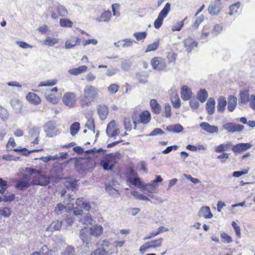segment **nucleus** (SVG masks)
Masks as SVG:
<instances>
[{
  "label": "nucleus",
  "instance_id": "nucleus-1",
  "mask_svg": "<svg viewBox=\"0 0 255 255\" xmlns=\"http://www.w3.org/2000/svg\"><path fill=\"white\" fill-rule=\"evenodd\" d=\"M100 90L92 85H87L83 89V93L79 98V104L82 108L90 107L99 97Z\"/></svg>",
  "mask_w": 255,
  "mask_h": 255
},
{
  "label": "nucleus",
  "instance_id": "nucleus-39",
  "mask_svg": "<svg viewBox=\"0 0 255 255\" xmlns=\"http://www.w3.org/2000/svg\"><path fill=\"white\" fill-rule=\"evenodd\" d=\"M197 98L201 103H204L208 98V93L205 89H201L197 94Z\"/></svg>",
  "mask_w": 255,
  "mask_h": 255
},
{
  "label": "nucleus",
  "instance_id": "nucleus-24",
  "mask_svg": "<svg viewBox=\"0 0 255 255\" xmlns=\"http://www.w3.org/2000/svg\"><path fill=\"white\" fill-rule=\"evenodd\" d=\"M150 107L151 112L155 115H159L161 112V106L156 99H151L150 101Z\"/></svg>",
  "mask_w": 255,
  "mask_h": 255
},
{
  "label": "nucleus",
  "instance_id": "nucleus-57",
  "mask_svg": "<svg viewBox=\"0 0 255 255\" xmlns=\"http://www.w3.org/2000/svg\"><path fill=\"white\" fill-rule=\"evenodd\" d=\"M221 237L224 243H230L233 241L232 238L224 232L221 233Z\"/></svg>",
  "mask_w": 255,
  "mask_h": 255
},
{
  "label": "nucleus",
  "instance_id": "nucleus-52",
  "mask_svg": "<svg viewBox=\"0 0 255 255\" xmlns=\"http://www.w3.org/2000/svg\"><path fill=\"white\" fill-rule=\"evenodd\" d=\"M111 17V12L110 11H106L104 12L100 16V20L102 21H108Z\"/></svg>",
  "mask_w": 255,
  "mask_h": 255
},
{
  "label": "nucleus",
  "instance_id": "nucleus-12",
  "mask_svg": "<svg viewBox=\"0 0 255 255\" xmlns=\"http://www.w3.org/2000/svg\"><path fill=\"white\" fill-rule=\"evenodd\" d=\"M106 133L109 137H115L120 133V130L115 121L113 120L109 123L106 129Z\"/></svg>",
  "mask_w": 255,
  "mask_h": 255
},
{
  "label": "nucleus",
  "instance_id": "nucleus-53",
  "mask_svg": "<svg viewBox=\"0 0 255 255\" xmlns=\"http://www.w3.org/2000/svg\"><path fill=\"white\" fill-rule=\"evenodd\" d=\"M9 114L7 110L4 107L0 106V117L2 120L8 118Z\"/></svg>",
  "mask_w": 255,
  "mask_h": 255
},
{
  "label": "nucleus",
  "instance_id": "nucleus-42",
  "mask_svg": "<svg viewBox=\"0 0 255 255\" xmlns=\"http://www.w3.org/2000/svg\"><path fill=\"white\" fill-rule=\"evenodd\" d=\"M171 107L169 104H165L164 106V111L162 113V117L170 118L171 117Z\"/></svg>",
  "mask_w": 255,
  "mask_h": 255
},
{
  "label": "nucleus",
  "instance_id": "nucleus-13",
  "mask_svg": "<svg viewBox=\"0 0 255 255\" xmlns=\"http://www.w3.org/2000/svg\"><path fill=\"white\" fill-rule=\"evenodd\" d=\"M44 130L47 136L52 137L58 134L55 124L51 121L45 124L44 126Z\"/></svg>",
  "mask_w": 255,
  "mask_h": 255
},
{
  "label": "nucleus",
  "instance_id": "nucleus-43",
  "mask_svg": "<svg viewBox=\"0 0 255 255\" xmlns=\"http://www.w3.org/2000/svg\"><path fill=\"white\" fill-rule=\"evenodd\" d=\"M88 228L87 227H85L81 230L80 234V239L83 241L84 243H86L87 244H88Z\"/></svg>",
  "mask_w": 255,
  "mask_h": 255
},
{
  "label": "nucleus",
  "instance_id": "nucleus-14",
  "mask_svg": "<svg viewBox=\"0 0 255 255\" xmlns=\"http://www.w3.org/2000/svg\"><path fill=\"white\" fill-rule=\"evenodd\" d=\"M58 89L54 87L50 89L45 93V97L46 100L53 104H57L59 101V98L57 96Z\"/></svg>",
  "mask_w": 255,
  "mask_h": 255
},
{
  "label": "nucleus",
  "instance_id": "nucleus-62",
  "mask_svg": "<svg viewBox=\"0 0 255 255\" xmlns=\"http://www.w3.org/2000/svg\"><path fill=\"white\" fill-rule=\"evenodd\" d=\"M82 43L84 46L91 44L93 45H96L98 43V40L96 39L85 40L82 42Z\"/></svg>",
  "mask_w": 255,
  "mask_h": 255
},
{
  "label": "nucleus",
  "instance_id": "nucleus-56",
  "mask_svg": "<svg viewBox=\"0 0 255 255\" xmlns=\"http://www.w3.org/2000/svg\"><path fill=\"white\" fill-rule=\"evenodd\" d=\"M147 35L146 32H135L133 34V36L135 37L136 39L138 41L144 39Z\"/></svg>",
  "mask_w": 255,
  "mask_h": 255
},
{
  "label": "nucleus",
  "instance_id": "nucleus-64",
  "mask_svg": "<svg viewBox=\"0 0 255 255\" xmlns=\"http://www.w3.org/2000/svg\"><path fill=\"white\" fill-rule=\"evenodd\" d=\"M40 251L42 252L43 255H51L52 250H49L47 246L45 245L43 246L41 248Z\"/></svg>",
  "mask_w": 255,
  "mask_h": 255
},
{
  "label": "nucleus",
  "instance_id": "nucleus-2",
  "mask_svg": "<svg viewBox=\"0 0 255 255\" xmlns=\"http://www.w3.org/2000/svg\"><path fill=\"white\" fill-rule=\"evenodd\" d=\"M26 174L31 185H46L49 183V179L41 170L31 168H26Z\"/></svg>",
  "mask_w": 255,
  "mask_h": 255
},
{
  "label": "nucleus",
  "instance_id": "nucleus-30",
  "mask_svg": "<svg viewBox=\"0 0 255 255\" xmlns=\"http://www.w3.org/2000/svg\"><path fill=\"white\" fill-rule=\"evenodd\" d=\"M227 106V101L225 97L221 96L218 99L217 110L219 112H224Z\"/></svg>",
  "mask_w": 255,
  "mask_h": 255
},
{
  "label": "nucleus",
  "instance_id": "nucleus-61",
  "mask_svg": "<svg viewBox=\"0 0 255 255\" xmlns=\"http://www.w3.org/2000/svg\"><path fill=\"white\" fill-rule=\"evenodd\" d=\"M107 252L104 249H97L92 253L91 255H107Z\"/></svg>",
  "mask_w": 255,
  "mask_h": 255
},
{
  "label": "nucleus",
  "instance_id": "nucleus-44",
  "mask_svg": "<svg viewBox=\"0 0 255 255\" xmlns=\"http://www.w3.org/2000/svg\"><path fill=\"white\" fill-rule=\"evenodd\" d=\"M60 25L62 27L71 28L73 26V22L67 18H61L59 20Z\"/></svg>",
  "mask_w": 255,
  "mask_h": 255
},
{
  "label": "nucleus",
  "instance_id": "nucleus-22",
  "mask_svg": "<svg viewBox=\"0 0 255 255\" xmlns=\"http://www.w3.org/2000/svg\"><path fill=\"white\" fill-rule=\"evenodd\" d=\"M192 95V91L187 86L184 85L181 89V97L184 101H187L191 99Z\"/></svg>",
  "mask_w": 255,
  "mask_h": 255
},
{
  "label": "nucleus",
  "instance_id": "nucleus-49",
  "mask_svg": "<svg viewBox=\"0 0 255 255\" xmlns=\"http://www.w3.org/2000/svg\"><path fill=\"white\" fill-rule=\"evenodd\" d=\"M85 127L89 129L94 131L95 128V121L93 118H90L88 119Z\"/></svg>",
  "mask_w": 255,
  "mask_h": 255
},
{
  "label": "nucleus",
  "instance_id": "nucleus-33",
  "mask_svg": "<svg viewBox=\"0 0 255 255\" xmlns=\"http://www.w3.org/2000/svg\"><path fill=\"white\" fill-rule=\"evenodd\" d=\"M231 146L232 143L230 142L221 144L215 147V151L217 153H223L225 151L228 150Z\"/></svg>",
  "mask_w": 255,
  "mask_h": 255
},
{
  "label": "nucleus",
  "instance_id": "nucleus-54",
  "mask_svg": "<svg viewBox=\"0 0 255 255\" xmlns=\"http://www.w3.org/2000/svg\"><path fill=\"white\" fill-rule=\"evenodd\" d=\"M120 86L117 84H111L108 87V91L111 94H115L118 91Z\"/></svg>",
  "mask_w": 255,
  "mask_h": 255
},
{
  "label": "nucleus",
  "instance_id": "nucleus-11",
  "mask_svg": "<svg viewBox=\"0 0 255 255\" xmlns=\"http://www.w3.org/2000/svg\"><path fill=\"white\" fill-rule=\"evenodd\" d=\"M28 177L26 173L23 174L21 178L16 181L15 187L20 190H24L28 188L31 185Z\"/></svg>",
  "mask_w": 255,
  "mask_h": 255
},
{
  "label": "nucleus",
  "instance_id": "nucleus-25",
  "mask_svg": "<svg viewBox=\"0 0 255 255\" xmlns=\"http://www.w3.org/2000/svg\"><path fill=\"white\" fill-rule=\"evenodd\" d=\"M90 232L91 236L96 237H99L103 233V228L101 225H94L90 228Z\"/></svg>",
  "mask_w": 255,
  "mask_h": 255
},
{
  "label": "nucleus",
  "instance_id": "nucleus-31",
  "mask_svg": "<svg viewBox=\"0 0 255 255\" xmlns=\"http://www.w3.org/2000/svg\"><path fill=\"white\" fill-rule=\"evenodd\" d=\"M172 105L175 109H179L181 106V101L177 93H173L170 97Z\"/></svg>",
  "mask_w": 255,
  "mask_h": 255
},
{
  "label": "nucleus",
  "instance_id": "nucleus-6",
  "mask_svg": "<svg viewBox=\"0 0 255 255\" xmlns=\"http://www.w3.org/2000/svg\"><path fill=\"white\" fill-rule=\"evenodd\" d=\"M6 148L7 151H25V152L24 153L25 155H27L29 153L31 152H38L40 151H42L43 150V148H40L38 149H35L31 150L30 151L28 150L26 148H18L16 147V144L15 141L14 139L11 137L9 138L7 144L6 145Z\"/></svg>",
  "mask_w": 255,
  "mask_h": 255
},
{
  "label": "nucleus",
  "instance_id": "nucleus-51",
  "mask_svg": "<svg viewBox=\"0 0 255 255\" xmlns=\"http://www.w3.org/2000/svg\"><path fill=\"white\" fill-rule=\"evenodd\" d=\"M7 188V182L0 178V194H3Z\"/></svg>",
  "mask_w": 255,
  "mask_h": 255
},
{
  "label": "nucleus",
  "instance_id": "nucleus-41",
  "mask_svg": "<svg viewBox=\"0 0 255 255\" xmlns=\"http://www.w3.org/2000/svg\"><path fill=\"white\" fill-rule=\"evenodd\" d=\"M241 4L240 1H237L236 3L231 5L229 6L230 12L229 14L231 15L238 12V10L241 6Z\"/></svg>",
  "mask_w": 255,
  "mask_h": 255
},
{
  "label": "nucleus",
  "instance_id": "nucleus-3",
  "mask_svg": "<svg viewBox=\"0 0 255 255\" xmlns=\"http://www.w3.org/2000/svg\"><path fill=\"white\" fill-rule=\"evenodd\" d=\"M131 119L133 121V128L136 129L137 124H138L142 123L144 125H146L149 123L151 117L150 112L147 110H144L140 113L135 111L132 113Z\"/></svg>",
  "mask_w": 255,
  "mask_h": 255
},
{
  "label": "nucleus",
  "instance_id": "nucleus-18",
  "mask_svg": "<svg viewBox=\"0 0 255 255\" xmlns=\"http://www.w3.org/2000/svg\"><path fill=\"white\" fill-rule=\"evenodd\" d=\"M252 147L250 143H240L233 145L232 150L235 154L240 153L246 151Z\"/></svg>",
  "mask_w": 255,
  "mask_h": 255
},
{
  "label": "nucleus",
  "instance_id": "nucleus-19",
  "mask_svg": "<svg viewBox=\"0 0 255 255\" xmlns=\"http://www.w3.org/2000/svg\"><path fill=\"white\" fill-rule=\"evenodd\" d=\"M97 113L101 120H105L109 113V108L105 104H100L97 106Z\"/></svg>",
  "mask_w": 255,
  "mask_h": 255
},
{
  "label": "nucleus",
  "instance_id": "nucleus-17",
  "mask_svg": "<svg viewBox=\"0 0 255 255\" xmlns=\"http://www.w3.org/2000/svg\"><path fill=\"white\" fill-rule=\"evenodd\" d=\"M223 128L229 132H235L236 131H241L243 130L244 126L240 124L229 123L224 124Z\"/></svg>",
  "mask_w": 255,
  "mask_h": 255
},
{
  "label": "nucleus",
  "instance_id": "nucleus-26",
  "mask_svg": "<svg viewBox=\"0 0 255 255\" xmlns=\"http://www.w3.org/2000/svg\"><path fill=\"white\" fill-rule=\"evenodd\" d=\"M87 70L88 67L86 65H82L78 68L70 69L68 70V72L72 75H78L86 72Z\"/></svg>",
  "mask_w": 255,
  "mask_h": 255
},
{
  "label": "nucleus",
  "instance_id": "nucleus-8",
  "mask_svg": "<svg viewBox=\"0 0 255 255\" xmlns=\"http://www.w3.org/2000/svg\"><path fill=\"white\" fill-rule=\"evenodd\" d=\"M170 10V4L169 2H167L159 12L157 18L154 22L153 25L155 28L158 29L161 26L164 18L166 17Z\"/></svg>",
  "mask_w": 255,
  "mask_h": 255
},
{
  "label": "nucleus",
  "instance_id": "nucleus-20",
  "mask_svg": "<svg viewBox=\"0 0 255 255\" xmlns=\"http://www.w3.org/2000/svg\"><path fill=\"white\" fill-rule=\"evenodd\" d=\"M184 47L186 50L188 52H191L195 47L198 46V43L192 38L189 37L183 40Z\"/></svg>",
  "mask_w": 255,
  "mask_h": 255
},
{
  "label": "nucleus",
  "instance_id": "nucleus-27",
  "mask_svg": "<svg viewBox=\"0 0 255 255\" xmlns=\"http://www.w3.org/2000/svg\"><path fill=\"white\" fill-rule=\"evenodd\" d=\"M199 216L206 219L211 218L213 217L210 209L208 206H204L201 208L199 212Z\"/></svg>",
  "mask_w": 255,
  "mask_h": 255
},
{
  "label": "nucleus",
  "instance_id": "nucleus-40",
  "mask_svg": "<svg viewBox=\"0 0 255 255\" xmlns=\"http://www.w3.org/2000/svg\"><path fill=\"white\" fill-rule=\"evenodd\" d=\"M40 130L38 128H33L29 131V139H33V138H39Z\"/></svg>",
  "mask_w": 255,
  "mask_h": 255
},
{
  "label": "nucleus",
  "instance_id": "nucleus-35",
  "mask_svg": "<svg viewBox=\"0 0 255 255\" xmlns=\"http://www.w3.org/2000/svg\"><path fill=\"white\" fill-rule=\"evenodd\" d=\"M62 225V222L58 220L54 221L48 227L47 230L51 232L58 231L61 228Z\"/></svg>",
  "mask_w": 255,
  "mask_h": 255
},
{
  "label": "nucleus",
  "instance_id": "nucleus-47",
  "mask_svg": "<svg viewBox=\"0 0 255 255\" xmlns=\"http://www.w3.org/2000/svg\"><path fill=\"white\" fill-rule=\"evenodd\" d=\"M159 45V42L158 41H155L153 42L152 43H150L148 44L147 46L146 49L145 50V52H148L152 51H154L156 50Z\"/></svg>",
  "mask_w": 255,
  "mask_h": 255
},
{
  "label": "nucleus",
  "instance_id": "nucleus-59",
  "mask_svg": "<svg viewBox=\"0 0 255 255\" xmlns=\"http://www.w3.org/2000/svg\"><path fill=\"white\" fill-rule=\"evenodd\" d=\"M249 172V168L245 169L242 171H236L233 173V176L235 177H239L243 175L246 174Z\"/></svg>",
  "mask_w": 255,
  "mask_h": 255
},
{
  "label": "nucleus",
  "instance_id": "nucleus-63",
  "mask_svg": "<svg viewBox=\"0 0 255 255\" xmlns=\"http://www.w3.org/2000/svg\"><path fill=\"white\" fill-rule=\"evenodd\" d=\"M184 25L183 21H180L177 23L175 25H173L172 30L174 31H180L183 27Z\"/></svg>",
  "mask_w": 255,
  "mask_h": 255
},
{
  "label": "nucleus",
  "instance_id": "nucleus-34",
  "mask_svg": "<svg viewBox=\"0 0 255 255\" xmlns=\"http://www.w3.org/2000/svg\"><path fill=\"white\" fill-rule=\"evenodd\" d=\"M166 129L169 132L179 133L183 130V128L180 124H174L167 126Z\"/></svg>",
  "mask_w": 255,
  "mask_h": 255
},
{
  "label": "nucleus",
  "instance_id": "nucleus-15",
  "mask_svg": "<svg viewBox=\"0 0 255 255\" xmlns=\"http://www.w3.org/2000/svg\"><path fill=\"white\" fill-rule=\"evenodd\" d=\"M222 3L221 0H214L211 2L209 7L208 10L211 14H217L222 9Z\"/></svg>",
  "mask_w": 255,
  "mask_h": 255
},
{
  "label": "nucleus",
  "instance_id": "nucleus-46",
  "mask_svg": "<svg viewBox=\"0 0 255 255\" xmlns=\"http://www.w3.org/2000/svg\"><path fill=\"white\" fill-rule=\"evenodd\" d=\"M124 125L127 130L130 131L133 127L132 126V122L129 117H125L124 120Z\"/></svg>",
  "mask_w": 255,
  "mask_h": 255
},
{
  "label": "nucleus",
  "instance_id": "nucleus-60",
  "mask_svg": "<svg viewBox=\"0 0 255 255\" xmlns=\"http://www.w3.org/2000/svg\"><path fill=\"white\" fill-rule=\"evenodd\" d=\"M66 209V207L61 203H59L57 205L55 208V212L56 214H59Z\"/></svg>",
  "mask_w": 255,
  "mask_h": 255
},
{
  "label": "nucleus",
  "instance_id": "nucleus-45",
  "mask_svg": "<svg viewBox=\"0 0 255 255\" xmlns=\"http://www.w3.org/2000/svg\"><path fill=\"white\" fill-rule=\"evenodd\" d=\"M80 124L78 122L74 123L70 127V133L72 135H76L80 129Z\"/></svg>",
  "mask_w": 255,
  "mask_h": 255
},
{
  "label": "nucleus",
  "instance_id": "nucleus-5",
  "mask_svg": "<svg viewBox=\"0 0 255 255\" xmlns=\"http://www.w3.org/2000/svg\"><path fill=\"white\" fill-rule=\"evenodd\" d=\"M76 207H73V204H70L67 211L73 210L74 214L75 215H81L83 213V209L89 211L91 207L88 202H85L83 198H79L76 201Z\"/></svg>",
  "mask_w": 255,
  "mask_h": 255
},
{
  "label": "nucleus",
  "instance_id": "nucleus-21",
  "mask_svg": "<svg viewBox=\"0 0 255 255\" xmlns=\"http://www.w3.org/2000/svg\"><path fill=\"white\" fill-rule=\"evenodd\" d=\"M26 99L29 103L34 105L41 103V100L39 96L33 92H29L26 96Z\"/></svg>",
  "mask_w": 255,
  "mask_h": 255
},
{
  "label": "nucleus",
  "instance_id": "nucleus-58",
  "mask_svg": "<svg viewBox=\"0 0 255 255\" xmlns=\"http://www.w3.org/2000/svg\"><path fill=\"white\" fill-rule=\"evenodd\" d=\"M62 255H75L74 248L71 246L67 247L63 253Z\"/></svg>",
  "mask_w": 255,
  "mask_h": 255
},
{
  "label": "nucleus",
  "instance_id": "nucleus-9",
  "mask_svg": "<svg viewBox=\"0 0 255 255\" xmlns=\"http://www.w3.org/2000/svg\"><path fill=\"white\" fill-rule=\"evenodd\" d=\"M77 100V95L74 92H66L62 97V102L64 104L70 108L75 107Z\"/></svg>",
  "mask_w": 255,
  "mask_h": 255
},
{
  "label": "nucleus",
  "instance_id": "nucleus-48",
  "mask_svg": "<svg viewBox=\"0 0 255 255\" xmlns=\"http://www.w3.org/2000/svg\"><path fill=\"white\" fill-rule=\"evenodd\" d=\"M58 42V40L53 37H47L44 41L45 45L52 46Z\"/></svg>",
  "mask_w": 255,
  "mask_h": 255
},
{
  "label": "nucleus",
  "instance_id": "nucleus-38",
  "mask_svg": "<svg viewBox=\"0 0 255 255\" xmlns=\"http://www.w3.org/2000/svg\"><path fill=\"white\" fill-rule=\"evenodd\" d=\"M177 54L174 52H169L167 53L166 59L168 64L175 65Z\"/></svg>",
  "mask_w": 255,
  "mask_h": 255
},
{
  "label": "nucleus",
  "instance_id": "nucleus-29",
  "mask_svg": "<svg viewBox=\"0 0 255 255\" xmlns=\"http://www.w3.org/2000/svg\"><path fill=\"white\" fill-rule=\"evenodd\" d=\"M215 101L213 98H210L208 100L206 108L208 114L212 115L215 112Z\"/></svg>",
  "mask_w": 255,
  "mask_h": 255
},
{
  "label": "nucleus",
  "instance_id": "nucleus-4",
  "mask_svg": "<svg viewBox=\"0 0 255 255\" xmlns=\"http://www.w3.org/2000/svg\"><path fill=\"white\" fill-rule=\"evenodd\" d=\"M121 158L120 153H110L105 155L100 162V165L105 170H112L116 164L117 160Z\"/></svg>",
  "mask_w": 255,
  "mask_h": 255
},
{
  "label": "nucleus",
  "instance_id": "nucleus-36",
  "mask_svg": "<svg viewBox=\"0 0 255 255\" xmlns=\"http://www.w3.org/2000/svg\"><path fill=\"white\" fill-rule=\"evenodd\" d=\"M240 101L243 104H247L249 101V92L247 90L240 92Z\"/></svg>",
  "mask_w": 255,
  "mask_h": 255
},
{
  "label": "nucleus",
  "instance_id": "nucleus-7",
  "mask_svg": "<svg viewBox=\"0 0 255 255\" xmlns=\"http://www.w3.org/2000/svg\"><path fill=\"white\" fill-rule=\"evenodd\" d=\"M163 241V238H159L147 242L140 247L139 251L140 253L143 254L150 249H155L160 247L162 245Z\"/></svg>",
  "mask_w": 255,
  "mask_h": 255
},
{
  "label": "nucleus",
  "instance_id": "nucleus-28",
  "mask_svg": "<svg viewBox=\"0 0 255 255\" xmlns=\"http://www.w3.org/2000/svg\"><path fill=\"white\" fill-rule=\"evenodd\" d=\"M228 109L230 112H233L236 108L237 105V98L232 95L229 96L228 97Z\"/></svg>",
  "mask_w": 255,
  "mask_h": 255
},
{
  "label": "nucleus",
  "instance_id": "nucleus-32",
  "mask_svg": "<svg viewBox=\"0 0 255 255\" xmlns=\"http://www.w3.org/2000/svg\"><path fill=\"white\" fill-rule=\"evenodd\" d=\"M169 231L168 229L167 228H165L163 226L159 227L157 231L156 232H153L149 234V235L148 236L146 237L144 239H150L152 238L155 237L158 235L160 234H161L162 233L166 232Z\"/></svg>",
  "mask_w": 255,
  "mask_h": 255
},
{
  "label": "nucleus",
  "instance_id": "nucleus-37",
  "mask_svg": "<svg viewBox=\"0 0 255 255\" xmlns=\"http://www.w3.org/2000/svg\"><path fill=\"white\" fill-rule=\"evenodd\" d=\"M58 81L56 79L48 80L47 81H41L39 83L38 87H52L55 85Z\"/></svg>",
  "mask_w": 255,
  "mask_h": 255
},
{
  "label": "nucleus",
  "instance_id": "nucleus-16",
  "mask_svg": "<svg viewBox=\"0 0 255 255\" xmlns=\"http://www.w3.org/2000/svg\"><path fill=\"white\" fill-rule=\"evenodd\" d=\"M81 43V38L76 36H71L69 38L66 40L65 47L66 49H71L75 46L80 45Z\"/></svg>",
  "mask_w": 255,
  "mask_h": 255
},
{
  "label": "nucleus",
  "instance_id": "nucleus-10",
  "mask_svg": "<svg viewBox=\"0 0 255 255\" xmlns=\"http://www.w3.org/2000/svg\"><path fill=\"white\" fill-rule=\"evenodd\" d=\"M150 64L153 69L158 71L165 70L167 67L165 60L159 56L152 58L150 61Z\"/></svg>",
  "mask_w": 255,
  "mask_h": 255
},
{
  "label": "nucleus",
  "instance_id": "nucleus-55",
  "mask_svg": "<svg viewBox=\"0 0 255 255\" xmlns=\"http://www.w3.org/2000/svg\"><path fill=\"white\" fill-rule=\"evenodd\" d=\"M56 10L60 16H65L68 14L66 9L61 5L58 6L56 7Z\"/></svg>",
  "mask_w": 255,
  "mask_h": 255
},
{
  "label": "nucleus",
  "instance_id": "nucleus-50",
  "mask_svg": "<svg viewBox=\"0 0 255 255\" xmlns=\"http://www.w3.org/2000/svg\"><path fill=\"white\" fill-rule=\"evenodd\" d=\"M11 214V211L10 208L3 207L0 209V215L4 217H8Z\"/></svg>",
  "mask_w": 255,
  "mask_h": 255
},
{
  "label": "nucleus",
  "instance_id": "nucleus-23",
  "mask_svg": "<svg viewBox=\"0 0 255 255\" xmlns=\"http://www.w3.org/2000/svg\"><path fill=\"white\" fill-rule=\"evenodd\" d=\"M200 127L205 131L210 133H217L218 131V128L214 125H210L208 123L202 122L200 123Z\"/></svg>",
  "mask_w": 255,
  "mask_h": 255
}]
</instances>
